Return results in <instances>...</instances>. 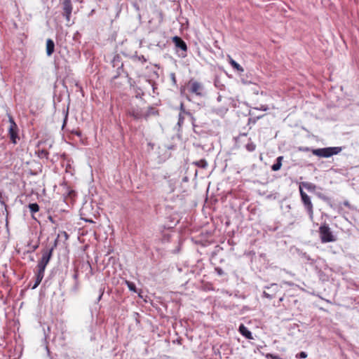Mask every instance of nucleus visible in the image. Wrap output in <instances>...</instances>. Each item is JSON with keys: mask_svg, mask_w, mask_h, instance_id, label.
Instances as JSON below:
<instances>
[{"mask_svg": "<svg viewBox=\"0 0 359 359\" xmlns=\"http://www.w3.org/2000/svg\"><path fill=\"white\" fill-rule=\"evenodd\" d=\"M299 192H300L302 201L309 212V217L311 219H313V204L311 201L310 197L302 190V189L301 187H300Z\"/></svg>", "mask_w": 359, "mask_h": 359, "instance_id": "20e7f679", "label": "nucleus"}, {"mask_svg": "<svg viewBox=\"0 0 359 359\" xmlns=\"http://www.w3.org/2000/svg\"><path fill=\"white\" fill-rule=\"evenodd\" d=\"M28 207L32 213L37 212L39 210V206L37 203H30Z\"/></svg>", "mask_w": 359, "mask_h": 359, "instance_id": "2eb2a0df", "label": "nucleus"}, {"mask_svg": "<svg viewBox=\"0 0 359 359\" xmlns=\"http://www.w3.org/2000/svg\"><path fill=\"white\" fill-rule=\"evenodd\" d=\"M271 288L277 289L278 288V285L276 284H273V285H271Z\"/></svg>", "mask_w": 359, "mask_h": 359, "instance_id": "cd10ccee", "label": "nucleus"}, {"mask_svg": "<svg viewBox=\"0 0 359 359\" xmlns=\"http://www.w3.org/2000/svg\"><path fill=\"white\" fill-rule=\"evenodd\" d=\"M130 115L135 119H140L142 118H147L149 116V111H145L140 107H133L129 112Z\"/></svg>", "mask_w": 359, "mask_h": 359, "instance_id": "423d86ee", "label": "nucleus"}, {"mask_svg": "<svg viewBox=\"0 0 359 359\" xmlns=\"http://www.w3.org/2000/svg\"><path fill=\"white\" fill-rule=\"evenodd\" d=\"M172 41L175 43V46L184 51H187V46L186 43L179 36H174L172 38Z\"/></svg>", "mask_w": 359, "mask_h": 359, "instance_id": "9d476101", "label": "nucleus"}, {"mask_svg": "<svg viewBox=\"0 0 359 359\" xmlns=\"http://www.w3.org/2000/svg\"><path fill=\"white\" fill-rule=\"evenodd\" d=\"M262 116V115H259V116H257V118H259Z\"/></svg>", "mask_w": 359, "mask_h": 359, "instance_id": "c9c22d12", "label": "nucleus"}, {"mask_svg": "<svg viewBox=\"0 0 359 359\" xmlns=\"http://www.w3.org/2000/svg\"><path fill=\"white\" fill-rule=\"evenodd\" d=\"M320 234L323 243L332 242L334 241V236L328 226H321L320 227Z\"/></svg>", "mask_w": 359, "mask_h": 359, "instance_id": "7ed1b4c3", "label": "nucleus"}, {"mask_svg": "<svg viewBox=\"0 0 359 359\" xmlns=\"http://www.w3.org/2000/svg\"><path fill=\"white\" fill-rule=\"evenodd\" d=\"M282 159H283V156L278 157L277 162L275 164H273L271 167V168L273 171H277V170H280V168L282 165V163H281Z\"/></svg>", "mask_w": 359, "mask_h": 359, "instance_id": "ddd939ff", "label": "nucleus"}, {"mask_svg": "<svg viewBox=\"0 0 359 359\" xmlns=\"http://www.w3.org/2000/svg\"><path fill=\"white\" fill-rule=\"evenodd\" d=\"M183 121V118L182 117V115L181 114H180V117H179V121H178V124L180 125L181 123H182Z\"/></svg>", "mask_w": 359, "mask_h": 359, "instance_id": "a878e982", "label": "nucleus"}, {"mask_svg": "<svg viewBox=\"0 0 359 359\" xmlns=\"http://www.w3.org/2000/svg\"><path fill=\"white\" fill-rule=\"evenodd\" d=\"M63 15L67 22L70 20V15L72 11V6L70 0H65L63 2Z\"/></svg>", "mask_w": 359, "mask_h": 359, "instance_id": "6e6552de", "label": "nucleus"}, {"mask_svg": "<svg viewBox=\"0 0 359 359\" xmlns=\"http://www.w3.org/2000/svg\"><path fill=\"white\" fill-rule=\"evenodd\" d=\"M48 152L46 150L42 149L39 151V158H48Z\"/></svg>", "mask_w": 359, "mask_h": 359, "instance_id": "f3484780", "label": "nucleus"}, {"mask_svg": "<svg viewBox=\"0 0 359 359\" xmlns=\"http://www.w3.org/2000/svg\"><path fill=\"white\" fill-rule=\"evenodd\" d=\"M126 283H127L128 287L130 289V290L135 291V285L134 283L129 282V281H127Z\"/></svg>", "mask_w": 359, "mask_h": 359, "instance_id": "6ab92c4d", "label": "nucleus"}, {"mask_svg": "<svg viewBox=\"0 0 359 359\" xmlns=\"http://www.w3.org/2000/svg\"><path fill=\"white\" fill-rule=\"evenodd\" d=\"M300 187L302 189V187H304L308 191H314L316 190V186L315 184H312V183L307 182H302L300 184L299 188Z\"/></svg>", "mask_w": 359, "mask_h": 359, "instance_id": "f8f14e48", "label": "nucleus"}, {"mask_svg": "<svg viewBox=\"0 0 359 359\" xmlns=\"http://www.w3.org/2000/svg\"><path fill=\"white\" fill-rule=\"evenodd\" d=\"M230 64L236 70L240 71V72H243L244 71V69L241 67V65L239 64H238L236 61H234L231 58L230 59Z\"/></svg>", "mask_w": 359, "mask_h": 359, "instance_id": "dca6fc26", "label": "nucleus"}, {"mask_svg": "<svg viewBox=\"0 0 359 359\" xmlns=\"http://www.w3.org/2000/svg\"><path fill=\"white\" fill-rule=\"evenodd\" d=\"M263 294H264V297H266L267 298H269V299H272L273 297V294H270L266 291H264Z\"/></svg>", "mask_w": 359, "mask_h": 359, "instance_id": "4be33fe9", "label": "nucleus"}, {"mask_svg": "<svg viewBox=\"0 0 359 359\" xmlns=\"http://www.w3.org/2000/svg\"><path fill=\"white\" fill-rule=\"evenodd\" d=\"M262 109L263 111H266L267 109V108L264 106L262 107Z\"/></svg>", "mask_w": 359, "mask_h": 359, "instance_id": "2f4dec72", "label": "nucleus"}, {"mask_svg": "<svg viewBox=\"0 0 359 359\" xmlns=\"http://www.w3.org/2000/svg\"><path fill=\"white\" fill-rule=\"evenodd\" d=\"M239 330L243 336L247 337V328L243 325H241Z\"/></svg>", "mask_w": 359, "mask_h": 359, "instance_id": "a211bd4d", "label": "nucleus"}, {"mask_svg": "<svg viewBox=\"0 0 359 359\" xmlns=\"http://www.w3.org/2000/svg\"><path fill=\"white\" fill-rule=\"evenodd\" d=\"M8 121L10 123L9 128H8V134L11 138V140L13 143L16 144L17 139L18 138V128L15 122L14 121V119L13 117L8 114Z\"/></svg>", "mask_w": 359, "mask_h": 359, "instance_id": "f03ea898", "label": "nucleus"}, {"mask_svg": "<svg viewBox=\"0 0 359 359\" xmlns=\"http://www.w3.org/2000/svg\"><path fill=\"white\" fill-rule=\"evenodd\" d=\"M194 164L198 167H200V168H204V169L208 167V163L205 159H201L198 161H196L194 163Z\"/></svg>", "mask_w": 359, "mask_h": 359, "instance_id": "4468645a", "label": "nucleus"}, {"mask_svg": "<svg viewBox=\"0 0 359 359\" xmlns=\"http://www.w3.org/2000/svg\"><path fill=\"white\" fill-rule=\"evenodd\" d=\"M75 133L77 136H81V132H79V131H75V133Z\"/></svg>", "mask_w": 359, "mask_h": 359, "instance_id": "7c9ffc66", "label": "nucleus"}, {"mask_svg": "<svg viewBox=\"0 0 359 359\" xmlns=\"http://www.w3.org/2000/svg\"><path fill=\"white\" fill-rule=\"evenodd\" d=\"M341 150L342 148L341 147H325L313 149L312 154L319 157L329 158L333 155L338 154Z\"/></svg>", "mask_w": 359, "mask_h": 359, "instance_id": "f257e3e1", "label": "nucleus"}, {"mask_svg": "<svg viewBox=\"0 0 359 359\" xmlns=\"http://www.w3.org/2000/svg\"><path fill=\"white\" fill-rule=\"evenodd\" d=\"M74 278H77V274H76V273H75V274L74 275Z\"/></svg>", "mask_w": 359, "mask_h": 359, "instance_id": "72a5a7b5", "label": "nucleus"}, {"mask_svg": "<svg viewBox=\"0 0 359 359\" xmlns=\"http://www.w3.org/2000/svg\"><path fill=\"white\" fill-rule=\"evenodd\" d=\"M215 271H217V274L219 276H222L224 274V271L221 268H215Z\"/></svg>", "mask_w": 359, "mask_h": 359, "instance_id": "412c9836", "label": "nucleus"}, {"mask_svg": "<svg viewBox=\"0 0 359 359\" xmlns=\"http://www.w3.org/2000/svg\"><path fill=\"white\" fill-rule=\"evenodd\" d=\"M251 90L255 92V93H257L258 90H257V87L255 84H252Z\"/></svg>", "mask_w": 359, "mask_h": 359, "instance_id": "5701e85b", "label": "nucleus"}, {"mask_svg": "<svg viewBox=\"0 0 359 359\" xmlns=\"http://www.w3.org/2000/svg\"><path fill=\"white\" fill-rule=\"evenodd\" d=\"M269 356L271 357L272 359H279L278 356H273L272 355H269Z\"/></svg>", "mask_w": 359, "mask_h": 359, "instance_id": "c85d7f7f", "label": "nucleus"}, {"mask_svg": "<svg viewBox=\"0 0 359 359\" xmlns=\"http://www.w3.org/2000/svg\"><path fill=\"white\" fill-rule=\"evenodd\" d=\"M252 339V337L251 332L250 331H248V339Z\"/></svg>", "mask_w": 359, "mask_h": 359, "instance_id": "c756f323", "label": "nucleus"}, {"mask_svg": "<svg viewBox=\"0 0 359 359\" xmlns=\"http://www.w3.org/2000/svg\"><path fill=\"white\" fill-rule=\"evenodd\" d=\"M86 221H87V222H93V221H92V220H90V219H86Z\"/></svg>", "mask_w": 359, "mask_h": 359, "instance_id": "f704fd0d", "label": "nucleus"}, {"mask_svg": "<svg viewBox=\"0 0 359 359\" xmlns=\"http://www.w3.org/2000/svg\"><path fill=\"white\" fill-rule=\"evenodd\" d=\"M55 50V43L53 41L50 39H47L46 41V54L48 56H50Z\"/></svg>", "mask_w": 359, "mask_h": 359, "instance_id": "9b49d317", "label": "nucleus"}, {"mask_svg": "<svg viewBox=\"0 0 359 359\" xmlns=\"http://www.w3.org/2000/svg\"><path fill=\"white\" fill-rule=\"evenodd\" d=\"M67 119V114H66V116H65V120H64V123H63V125H62V128H64L65 125L66 124Z\"/></svg>", "mask_w": 359, "mask_h": 359, "instance_id": "bb28decb", "label": "nucleus"}, {"mask_svg": "<svg viewBox=\"0 0 359 359\" xmlns=\"http://www.w3.org/2000/svg\"><path fill=\"white\" fill-rule=\"evenodd\" d=\"M307 354L305 352H301L298 355H297V357L301 358H306Z\"/></svg>", "mask_w": 359, "mask_h": 359, "instance_id": "aec40b11", "label": "nucleus"}, {"mask_svg": "<svg viewBox=\"0 0 359 359\" xmlns=\"http://www.w3.org/2000/svg\"><path fill=\"white\" fill-rule=\"evenodd\" d=\"M248 114H249L250 115H252V114H253L252 110V109H250V110L249 111V113H248Z\"/></svg>", "mask_w": 359, "mask_h": 359, "instance_id": "473e14b6", "label": "nucleus"}, {"mask_svg": "<svg viewBox=\"0 0 359 359\" xmlns=\"http://www.w3.org/2000/svg\"><path fill=\"white\" fill-rule=\"evenodd\" d=\"M138 60L142 62H145L147 61V59L143 55L138 57Z\"/></svg>", "mask_w": 359, "mask_h": 359, "instance_id": "b1692460", "label": "nucleus"}, {"mask_svg": "<svg viewBox=\"0 0 359 359\" xmlns=\"http://www.w3.org/2000/svg\"><path fill=\"white\" fill-rule=\"evenodd\" d=\"M53 248H50L49 250H45L42 252V257L41 260L39 262V264L47 266L48 264L53 253Z\"/></svg>", "mask_w": 359, "mask_h": 359, "instance_id": "1a4fd4ad", "label": "nucleus"}, {"mask_svg": "<svg viewBox=\"0 0 359 359\" xmlns=\"http://www.w3.org/2000/svg\"><path fill=\"white\" fill-rule=\"evenodd\" d=\"M46 267V266L38 263L36 278L35 284L33 286V289L36 288L40 284L42 279L43 278Z\"/></svg>", "mask_w": 359, "mask_h": 359, "instance_id": "0eeeda50", "label": "nucleus"}, {"mask_svg": "<svg viewBox=\"0 0 359 359\" xmlns=\"http://www.w3.org/2000/svg\"><path fill=\"white\" fill-rule=\"evenodd\" d=\"M255 145H251V144H248V151H249V150H250V151L254 150V149H255Z\"/></svg>", "mask_w": 359, "mask_h": 359, "instance_id": "393cba45", "label": "nucleus"}, {"mask_svg": "<svg viewBox=\"0 0 359 359\" xmlns=\"http://www.w3.org/2000/svg\"><path fill=\"white\" fill-rule=\"evenodd\" d=\"M187 88L190 93L196 95H202L203 88L199 82L191 80L187 84Z\"/></svg>", "mask_w": 359, "mask_h": 359, "instance_id": "39448f33", "label": "nucleus"}]
</instances>
